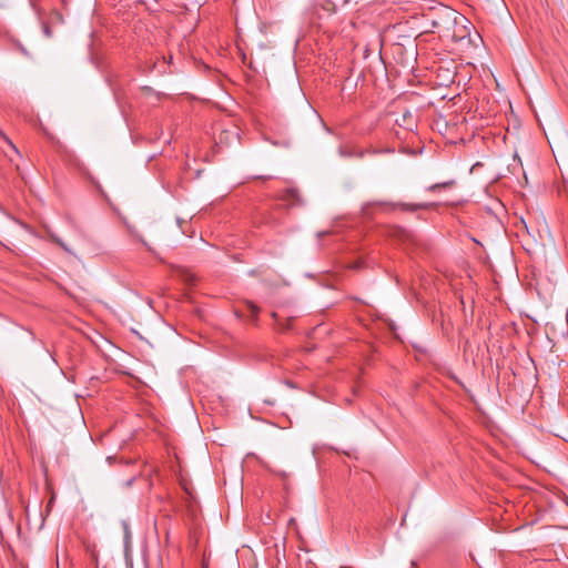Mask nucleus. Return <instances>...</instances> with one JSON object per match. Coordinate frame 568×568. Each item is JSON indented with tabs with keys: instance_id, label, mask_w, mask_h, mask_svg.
I'll return each mask as SVG.
<instances>
[{
	"instance_id": "11",
	"label": "nucleus",
	"mask_w": 568,
	"mask_h": 568,
	"mask_svg": "<svg viewBox=\"0 0 568 568\" xmlns=\"http://www.w3.org/2000/svg\"><path fill=\"white\" fill-rule=\"evenodd\" d=\"M49 139H53V136L49 133H45Z\"/></svg>"
},
{
	"instance_id": "8",
	"label": "nucleus",
	"mask_w": 568,
	"mask_h": 568,
	"mask_svg": "<svg viewBox=\"0 0 568 568\" xmlns=\"http://www.w3.org/2000/svg\"><path fill=\"white\" fill-rule=\"evenodd\" d=\"M43 32L47 37H51V29L49 26H47V24L43 26Z\"/></svg>"
},
{
	"instance_id": "7",
	"label": "nucleus",
	"mask_w": 568,
	"mask_h": 568,
	"mask_svg": "<svg viewBox=\"0 0 568 568\" xmlns=\"http://www.w3.org/2000/svg\"><path fill=\"white\" fill-rule=\"evenodd\" d=\"M53 241H54L58 245H60L64 251L70 252V251H69V248L67 247V245H65V244H64L60 239H58V237H53Z\"/></svg>"
},
{
	"instance_id": "9",
	"label": "nucleus",
	"mask_w": 568,
	"mask_h": 568,
	"mask_svg": "<svg viewBox=\"0 0 568 568\" xmlns=\"http://www.w3.org/2000/svg\"><path fill=\"white\" fill-rule=\"evenodd\" d=\"M470 349V342L468 339L464 343V352H468Z\"/></svg>"
},
{
	"instance_id": "3",
	"label": "nucleus",
	"mask_w": 568,
	"mask_h": 568,
	"mask_svg": "<svg viewBox=\"0 0 568 568\" xmlns=\"http://www.w3.org/2000/svg\"><path fill=\"white\" fill-rule=\"evenodd\" d=\"M280 199L287 203V205H296L300 204V193L296 189L288 187L285 191H283Z\"/></svg>"
},
{
	"instance_id": "2",
	"label": "nucleus",
	"mask_w": 568,
	"mask_h": 568,
	"mask_svg": "<svg viewBox=\"0 0 568 568\" xmlns=\"http://www.w3.org/2000/svg\"><path fill=\"white\" fill-rule=\"evenodd\" d=\"M124 531V556L128 568H133V562L130 558V544H131V531L126 523L122 524Z\"/></svg>"
},
{
	"instance_id": "5",
	"label": "nucleus",
	"mask_w": 568,
	"mask_h": 568,
	"mask_svg": "<svg viewBox=\"0 0 568 568\" xmlns=\"http://www.w3.org/2000/svg\"><path fill=\"white\" fill-rule=\"evenodd\" d=\"M245 305H246L247 310L251 312L253 320L256 321L257 315L260 313V307L252 301H246Z\"/></svg>"
},
{
	"instance_id": "4",
	"label": "nucleus",
	"mask_w": 568,
	"mask_h": 568,
	"mask_svg": "<svg viewBox=\"0 0 568 568\" xmlns=\"http://www.w3.org/2000/svg\"><path fill=\"white\" fill-rule=\"evenodd\" d=\"M455 184H456L455 180H448L445 182L432 184L426 189V191L438 192V191H443V190H448V189H452L453 186H455Z\"/></svg>"
},
{
	"instance_id": "6",
	"label": "nucleus",
	"mask_w": 568,
	"mask_h": 568,
	"mask_svg": "<svg viewBox=\"0 0 568 568\" xmlns=\"http://www.w3.org/2000/svg\"><path fill=\"white\" fill-rule=\"evenodd\" d=\"M87 550L90 554L92 561L94 562V565L98 568L99 565H100V561H99V556H98V551L95 549V546H87Z\"/></svg>"
},
{
	"instance_id": "12",
	"label": "nucleus",
	"mask_w": 568,
	"mask_h": 568,
	"mask_svg": "<svg viewBox=\"0 0 568 568\" xmlns=\"http://www.w3.org/2000/svg\"><path fill=\"white\" fill-rule=\"evenodd\" d=\"M348 2H351V0H344V3H348Z\"/></svg>"
},
{
	"instance_id": "10",
	"label": "nucleus",
	"mask_w": 568,
	"mask_h": 568,
	"mask_svg": "<svg viewBox=\"0 0 568 568\" xmlns=\"http://www.w3.org/2000/svg\"><path fill=\"white\" fill-rule=\"evenodd\" d=\"M291 328V324L290 322H287L284 326L281 327V329L284 332V331H288Z\"/></svg>"
},
{
	"instance_id": "1",
	"label": "nucleus",
	"mask_w": 568,
	"mask_h": 568,
	"mask_svg": "<svg viewBox=\"0 0 568 568\" xmlns=\"http://www.w3.org/2000/svg\"><path fill=\"white\" fill-rule=\"evenodd\" d=\"M437 206L436 203H394V202H368L364 205L363 211L365 214L371 213V209L377 207L383 212H392L397 209L403 211L415 212L418 210H427Z\"/></svg>"
}]
</instances>
